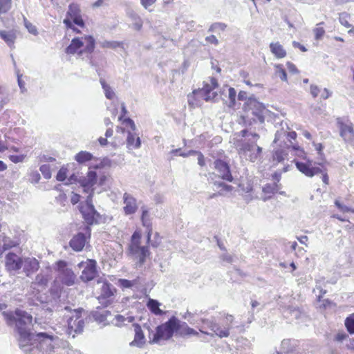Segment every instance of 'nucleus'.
Instances as JSON below:
<instances>
[{
	"instance_id": "nucleus-7",
	"label": "nucleus",
	"mask_w": 354,
	"mask_h": 354,
	"mask_svg": "<svg viewBox=\"0 0 354 354\" xmlns=\"http://www.w3.org/2000/svg\"><path fill=\"white\" fill-rule=\"evenodd\" d=\"M55 266L59 281L66 286H73L75 283L77 277L72 268L68 267V263L66 261L59 260L56 262Z\"/></svg>"
},
{
	"instance_id": "nucleus-48",
	"label": "nucleus",
	"mask_w": 354,
	"mask_h": 354,
	"mask_svg": "<svg viewBox=\"0 0 354 354\" xmlns=\"http://www.w3.org/2000/svg\"><path fill=\"white\" fill-rule=\"evenodd\" d=\"M313 32L315 34V38L317 40L321 39L324 35L325 34V30L322 27H317L313 29Z\"/></svg>"
},
{
	"instance_id": "nucleus-17",
	"label": "nucleus",
	"mask_w": 354,
	"mask_h": 354,
	"mask_svg": "<svg viewBox=\"0 0 354 354\" xmlns=\"http://www.w3.org/2000/svg\"><path fill=\"white\" fill-rule=\"evenodd\" d=\"M338 124L340 129V136L346 142L354 145V130L352 124L338 122Z\"/></svg>"
},
{
	"instance_id": "nucleus-30",
	"label": "nucleus",
	"mask_w": 354,
	"mask_h": 354,
	"mask_svg": "<svg viewBox=\"0 0 354 354\" xmlns=\"http://www.w3.org/2000/svg\"><path fill=\"white\" fill-rule=\"evenodd\" d=\"M0 37L9 46L10 48L14 47V44L16 39L15 32L12 30L6 31L1 30L0 31Z\"/></svg>"
},
{
	"instance_id": "nucleus-3",
	"label": "nucleus",
	"mask_w": 354,
	"mask_h": 354,
	"mask_svg": "<svg viewBox=\"0 0 354 354\" xmlns=\"http://www.w3.org/2000/svg\"><path fill=\"white\" fill-rule=\"evenodd\" d=\"M234 317L227 314L220 323H216L214 319H202L200 331L211 337L218 336L220 338L227 337L232 328Z\"/></svg>"
},
{
	"instance_id": "nucleus-40",
	"label": "nucleus",
	"mask_w": 354,
	"mask_h": 354,
	"mask_svg": "<svg viewBox=\"0 0 354 354\" xmlns=\"http://www.w3.org/2000/svg\"><path fill=\"white\" fill-rule=\"evenodd\" d=\"M12 6V0H0V15L6 13Z\"/></svg>"
},
{
	"instance_id": "nucleus-53",
	"label": "nucleus",
	"mask_w": 354,
	"mask_h": 354,
	"mask_svg": "<svg viewBox=\"0 0 354 354\" xmlns=\"http://www.w3.org/2000/svg\"><path fill=\"white\" fill-rule=\"evenodd\" d=\"M95 316V319L99 321L100 322H111V320L109 319H107L106 315L103 313H96Z\"/></svg>"
},
{
	"instance_id": "nucleus-44",
	"label": "nucleus",
	"mask_w": 354,
	"mask_h": 354,
	"mask_svg": "<svg viewBox=\"0 0 354 354\" xmlns=\"http://www.w3.org/2000/svg\"><path fill=\"white\" fill-rule=\"evenodd\" d=\"M131 17L133 21V28L137 30H140L142 26V23L140 18L136 14H131Z\"/></svg>"
},
{
	"instance_id": "nucleus-6",
	"label": "nucleus",
	"mask_w": 354,
	"mask_h": 354,
	"mask_svg": "<svg viewBox=\"0 0 354 354\" xmlns=\"http://www.w3.org/2000/svg\"><path fill=\"white\" fill-rule=\"evenodd\" d=\"M64 310L72 312V315L68 319L67 333L73 338L83 332L85 325L84 319L82 317V308L72 310L71 307L65 306Z\"/></svg>"
},
{
	"instance_id": "nucleus-1",
	"label": "nucleus",
	"mask_w": 354,
	"mask_h": 354,
	"mask_svg": "<svg viewBox=\"0 0 354 354\" xmlns=\"http://www.w3.org/2000/svg\"><path fill=\"white\" fill-rule=\"evenodd\" d=\"M3 315L8 326L15 323V332L18 344L21 351L30 353L34 348V333L30 332L32 317L30 314L21 309H16L14 312H3Z\"/></svg>"
},
{
	"instance_id": "nucleus-46",
	"label": "nucleus",
	"mask_w": 354,
	"mask_h": 354,
	"mask_svg": "<svg viewBox=\"0 0 354 354\" xmlns=\"http://www.w3.org/2000/svg\"><path fill=\"white\" fill-rule=\"evenodd\" d=\"M228 92L229 100H230V107H233L235 105V100L236 96V91L234 88H230Z\"/></svg>"
},
{
	"instance_id": "nucleus-22",
	"label": "nucleus",
	"mask_w": 354,
	"mask_h": 354,
	"mask_svg": "<svg viewBox=\"0 0 354 354\" xmlns=\"http://www.w3.org/2000/svg\"><path fill=\"white\" fill-rule=\"evenodd\" d=\"M133 326L134 327L135 337L133 341L130 343V345L141 347L145 342V335L139 324H133Z\"/></svg>"
},
{
	"instance_id": "nucleus-63",
	"label": "nucleus",
	"mask_w": 354,
	"mask_h": 354,
	"mask_svg": "<svg viewBox=\"0 0 354 354\" xmlns=\"http://www.w3.org/2000/svg\"><path fill=\"white\" fill-rule=\"evenodd\" d=\"M283 133L288 138L290 142L291 140H295L297 138V133L295 131L283 132Z\"/></svg>"
},
{
	"instance_id": "nucleus-38",
	"label": "nucleus",
	"mask_w": 354,
	"mask_h": 354,
	"mask_svg": "<svg viewBox=\"0 0 354 354\" xmlns=\"http://www.w3.org/2000/svg\"><path fill=\"white\" fill-rule=\"evenodd\" d=\"M79 15H80V11L78 6L73 3L70 4L66 13V16L72 19Z\"/></svg>"
},
{
	"instance_id": "nucleus-47",
	"label": "nucleus",
	"mask_w": 354,
	"mask_h": 354,
	"mask_svg": "<svg viewBox=\"0 0 354 354\" xmlns=\"http://www.w3.org/2000/svg\"><path fill=\"white\" fill-rule=\"evenodd\" d=\"M67 169L62 167L57 172L56 179L58 181H64L67 177Z\"/></svg>"
},
{
	"instance_id": "nucleus-15",
	"label": "nucleus",
	"mask_w": 354,
	"mask_h": 354,
	"mask_svg": "<svg viewBox=\"0 0 354 354\" xmlns=\"http://www.w3.org/2000/svg\"><path fill=\"white\" fill-rule=\"evenodd\" d=\"M214 165L220 178L229 182L233 180V176L227 163L218 159L214 162Z\"/></svg>"
},
{
	"instance_id": "nucleus-58",
	"label": "nucleus",
	"mask_w": 354,
	"mask_h": 354,
	"mask_svg": "<svg viewBox=\"0 0 354 354\" xmlns=\"http://www.w3.org/2000/svg\"><path fill=\"white\" fill-rule=\"evenodd\" d=\"M205 41L209 44H213L215 46H217L218 44V40L214 35L206 37Z\"/></svg>"
},
{
	"instance_id": "nucleus-2",
	"label": "nucleus",
	"mask_w": 354,
	"mask_h": 354,
	"mask_svg": "<svg viewBox=\"0 0 354 354\" xmlns=\"http://www.w3.org/2000/svg\"><path fill=\"white\" fill-rule=\"evenodd\" d=\"M145 328L148 330V337L150 343H158L160 340L171 339L174 333L182 337L198 335V333L190 328L186 322H182L175 316H172L167 322L155 328V330L145 324Z\"/></svg>"
},
{
	"instance_id": "nucleus-29",
	"label": "nucleus",
	"mask_w": 354,
	"mask_h": 354,
	"mask_svg": "<svg viewBox=\"0 0 354 354\" xmlns=\"http://www.w3.org/2000/svg\"><path fill=\"white\" fill-rule=\"evenodd\" d=\"M270 48L272 53L278 59H281L286 56V50L279 42L271 43Z\"/></svg>"
},
{
	"instance_id": "nucleus-49",
	"label": "nucleus",
	"mask_w": 354,
	"mask_h": 354,
	"mask_svg": "<svg viewBox=\"0 0 354 354\" xmlns=\"http://www.w3.org/2000/svg\"><path fill=\"white\" fill-rule=\"evenodd\" d=\"M25 26L30 33L34 35H37L38 34L36 27L26 19H25Z\"/></svg>"
},
{
	"instance_id": "nucleus-41",
	"label": "nucleus",
	"mask_w": 354,
	"mask_h": 354,
	"mask_svg": "<svg viewBox=\"0 0 354 354\" xmlns=\"http://www.w3.org/2000/svg\"><path fill=\"white\" fill-rule=\"evenodd\" d=\"M345 326L347 330L351 333H354V313L349 315L345 320Z\"/></svg>"
},
{
	"instance_id": "nucleus-37",
	"label": "nucleus",
	"mask_w": 354,
	"mask_h": 354,
	"mask_svg": "<svg viewBox=\"0 0 354 354\" xmlns=\"http://www.w3.org/2000/svg\"><path fill=\"white\" fill-rule=\"evenodd\" d=\"M275 75L282 81L287 82V74L282 65L277 64L275 66Z\"/></svg>"
},
{
	"instance_id": "nucleus-33",
	"label": "nucleus",
	"mask_w": 354,
	"mask_h": 354,
	"mask_svg": "<svg viewBox=\"0 0 354 354\" xmlns=\"http://www.w3.org/2000/svg\"><path fill=\"white\" fill-rule=\"evenodd\" d=\"M100 82L104 90L106 97L109 100H112L115 97V93L113 91L112 88L102 78L100 80Z\"/></svg>"
},
{
	"instance_id": "nucleus-56",
	"label": "nucleus",
	"mask_w": 354,
	"mask_h": 354,
	"mask_svg": "<svg viewBox=\"0 0 354 354\" xmlns=\"http://www.w3.org/2000/svg\"><path fill=\"white\" fill-rule=\"evenodd\" d=\"M71 19L73 20V22L75 24H76L80 27H84V22L83 19H82V17L80 15L72 18Z\"/></svg>"
},
{
	"instance_id": "nucleus-45",
	"label": "nucleus",
	"mask_w": 354,
	"mask_h": 354,
	"mask_svg": "<svg viewBox=\"0 0 354 354\" xmlns=\"http://www.w3.org/2000/svg\"><path fill=\"white\" fill-rule=\"evenodd\" d=\"M136 281L137 280H132V281H130V280H128V279H119V283L120 285L123 287V288H132L136 283Z\"/></svg>"
},
{
	"instance_id": "nucleus-10",
	"label": "nucleus",
	"mask_w": 354,
	"mask_h": 354,
	"mask_svg": "<svg viewBox=\"0 0 354 354\" xmlns=\"http://www.w3.org/2000/svg\"><path fill=\"white\" fill-rule=\"evenodd\" d=\"M261 152L262 148L257 146L255 142L243 141L239 145V154L252 162H254L260 158Z\"/></svg>"
},
{
	"instance_id": "nucleus-5",
	"label": "nucleus",
	"mask_w": 354,
	"mask_h": 354,
	"mask_svg": "<svg viewBox=\"0 0 354 354\" xmlns=\"http://www.w3.org/2000/svg\"><path fill=\"white\" fill-rule=\"evenodd\" d=\"M243 109L246 112V115L243 116L245 122H247L246 118L250 120H252L254 122H264L266 107L254 97H250L248 98L244 104Z\"/></svg>"
},
{
	"instance_id": "nucleus-59",
	"label": "nucleus",
	"mask_w": 354,
	"mask_h": 354,
	"mask_svg": "<svg viewBox=\"0 0 354 354\" xmlns=\"http://www.w3.org/2000/svg\"><path fill=\"white\" fill-rule=\"evenodd\" d=\"M140 1L142 6L145 9H149V6L153 5L156 1V0H140Z\"/></svg>"
},
{
	"instance_id": "nucleus-16",
	"label": "nucleus",
	"mask_w": 354,
	"mask_h": 354,
	"mask_svg": "<svg viewBox=\"0 0 354 354\" xmlns=\"http://www.w3.org/2000/svg\"><path fill=\"white\" fill-rule=\"evenodd\" d=\"M123 211L125 215H132L138 210V205L136 199L130 194L125 192L123 194Z\"/></svg>"
},
{
	"instance_id": "nucleus-13",
	"label": "nucleus",
	"mask_w": 354,
	"mask_h": 354,
	"mask_svg": "<svg viewBox=\"0 0 354 354\" xmlns=\"http://www.w3.org/2000/svg\"><path fill=\"white\" fill-rule=\"evenodd\" d=\"M218 84L217 80L214 77L209 79V83H205L203 87L201 89L194 91V93L203 97L206 102L214 100L216 97L217 93L212 92L214 88L218 87Z\"/></svg>"
},
{
	"instance_id": "nucleus-32",
	"label": "nucleus",
	"mask_w": 354,
	"mask_h": 354,
	"mask_svg": "<svg viewBox=\"0 0 354 354\" xmlns=\"http://www.w3.org/2000/svg\"><path fill=\"white\" fill-rule=\"evenodd\" d=\"M93 158V154L86 151H81L75 156V160L80 164H83L87 161L91 160Z\"/></svg>"
},
{
	"instance_id": "nucleus-12",
	"label": "nucleus",
	"mask_w": 354,
	"mask_h": 354,
	"mask_svg": "<svg viewBox=\"0 0 354 354\" xmlns=\"http://www.w3.org/2000/svg\"><path fill=\"white\" fill-rule=\"evenodd\" d=\"M80 268H83L80 279L84 282H88L94 279L97 274V263L93 259H88L86 262L78 264Z\"/></svg>"
},
{
	"instance_id": "nucleus-9",
	"label": "nucleus",
	"mask_w": 354,
	"mask_h": 354,
	"mask_svg": "<svg viewBox=\"0 0 354 354\" xmlns=\"http://www.w3.org/2000/svg\"><path fill=\"white\" fill-rule=\"evenodd\" d=\"M93 190H91L86 199L85 205H82L80 209L85 222L89 225L97 224V220L100 218V214L93 204Z\"/></svg>"
},
{
	"instance_id": "nucleus-4",
	"label": "nucleus",
	"mask_w": 354,
	"mask_h": 354,
	"mask_svg": "<svg viewBox=\"0 0 354 354\" xmlns=\"http://www.w3.org/2000/svg\"><path fill=\"white\" fill-rule=\"evenodd\" d=\"M149 254L150 252L147 246L140 245V233L135 232L131 236V243L129 245L128 255L136 262V267H142Z\"/></svg>"
},
{
	"instance_id": "nucleus-18",
	"label": "nucleus",
	"mask_w": 354,
	"mask_h": 354,
	"mask_svg": "<svg viewBox=\"0 0 354 354\" xmlns=\"http://www.w3.org/2000/svg\"><path fill=\"white\" fill-rule=\"evenodd\" d=\"M24 272L27 277L37 272L39 268V263L35 258H25L22 261Z\"/></svg>"
},
{
	"instance_id": "nucleus-14",
	"label": "nucleus",
	"mask_w": 354,
	"mask_h": 354,
	"mask_svg": "<svg viewBox=\"0 0 354 354\" xmlns=\"http://www.w3.org/2000/svg\"><path fill=\"white\" fill-rule=\"evenodd\" d=\"M115 290V288L111 283L107 281L103 283L100 295L97 297L100 304L103 307H107L113 302V297Z\"/></svg>"
},
{
	"instance_id": "nucleus-24",
	"label": "nucleus",
	"mask_w": 354,
	"mask_h": 354,
	"mask_svg": "<svg viewBox=\"0 0 354 354\" xmlns=\"http://www.w3.org/2000/svg\"><path fill=\"white\" fill-rule=\"evenodd\" d=\"M279 186L280 185L277 184V183H268L265 185L263 187L262 191L266 196L263 197V200L266 201L267 200L270 199L272 194L278 192Z\"/></svg>"
},
{
	"instance_id": "nucleus-39",
	"label": "nucleus",
	"mask_w": 354,
	"mask_h": 354,
	"mask_svg": "<svg viewBox=\"0 0 354 354\" xmlns=\"http://www.w3.org/2000/svg\"><path fill=\"white\" fill-rule=\"evenodd\" d=\"M287 153L282 149L276 150L272 156L273 160L278 162H281L287 156Z\"/></svg>"
},
{
	"instance_id": "nucleus-35",
	"label": "nucleus",
	"mask_w": 354,
	"mask_h": 354,
	"mask_svg": "<svg viewBox=\"0 0 354 354\" xmlns=\"http://www.w3.org/2000/svg\"><path fill=\"white\" fill-rule=\"evenodd\" d=\"M48 282V279L47 275L41 272L36 276L35 280L32 283V284L37 285L41 288H44L47 286Z\"/></svg>"
},
{
	"instance_id": "nucleus-11",
	"label": "nucleus",
	"mask_w": 354,
	"mask_h": 354,
	"mask_svg": "<svg viewBox=\"0 0 354 354\" xmlns=\"http://www.w3.org/2000/svg\"><path fill=\"white\" fill-rule=\"evenodd\" d=\"M295 165L297 169L308 177H313L316 174H322V181L325 185H328L329 178L327 173L318 167H313V160L308 159L306 162L297 161L295 162Z\"/></svg>"
},
{
	"instance_id": "nucleus-26",
	"label": "nucleus",
	"mask_w": 354,
	"mask_h": 354,
	"mask_svg": "<svg viewBox=\"0 0 354 354\" xmlns=\"http://www.w3.org/2000/svg\"><path fill=\"white\" fill-rule=\"evenodd\" d=\"M84 42L79 38H73L70 45L66 48V53L67 54H75L78 53L79 50L83 46Z\"/></svg>"
},
{
	"instance_id": "nucleus-62",
	"label": "nucleus",
	"mask_w": 354,
	"mask_h": 354,
	"mask_svg": "<svg viewBox=\"0 0 354 354\" xmlns=\"http://www.w3.org/2000/svg\"><path fill=\"white\" fill-rule=\"evenodd\" d=\"M290 147L292 148L293 150L297 151V155L299 156H302L303 154H305V152L303 149H301L298 145H290Z\"/></svg>"
},
{
	"instance_id": "nucleus-64",
	"label": "nucleus",
	"mask_w": 354,
	"mask_h": 354,
	"mask_svg": "<svg viewBox=\"0 0 354 354\" xmlns=\"http://www.w3.org/2000/svg\"><path fill=\"white\" fill-rule=\"evenodd\" d=\"M292 46L294 48H299L302 52L307 51V48L304 45L301 44L300 43H299L297 41H294L292 42Z\"/></svg>"
},
{
	"instance_id": "nucleus-42",
	"label": "nucleus",
	"mask_w": 354,
	"mask_h": 354,
	"mask_svg": "<svg viewBox=\"0 0 354 354\" xmlns=\"http://www.w3.org/2000/svg\"><path fill=\"white\" fill-rule=\"evenodd\" d=\"M227 28V24L221 22L212 24L208 29V32H216L218 30L224 31Z\"/></svg>"
},
{
	"instance_id": "nucleus-43",
	"label": "nucleus",
	"mask_w": 354,
	"mask_h": 354,
	"mask_svg": "<svg viewBox=\"0 0 354 354\" xmlns=\"http://www.w3.org/2000/svg\"><path fill=\"white\" fill-rule=\"evenodd\" d=\"M39 171L46 179L51 178L50 167L49 165H42L39 167Z\"/></svg>"
},
{
	"instance_id": "nucleus-20",
	"label": "nucleus",
	"mask_w": 354,
	"mask_h": 354,
	"mask_svg": "<svg viewBox=\"0 0 354 354\" xmlns=\"http://www.w3.org/2000/svg\"><path fill=\"white\" fill-rule=\"evenodd\" d=\"M86 241L85 234L82 232H79L71 239L69 245L73 250L80 252L83 250Z\"/></svg>"
},
{
	"instance_id": "nucleus-28",
	"label": "nucleus",
	"mask_w": 354,
	"mask_h": 354,
	"mask_svg": "<svg viewBox=\"0 0 354 354\" xmlns=\"http://www.w3.org/2000/svg\"><path fill=\"white\" fill-rule=\"evenodd\" d=\"M134 319L135 318L133 316L124 317L122 315H116L113 319L111 320V323L116 326L121 327L126 325V322L131 323L134 321Z\"/></svg>"
},
{
	"instance_id": "nucleus-54",
	"label": "nucleus",
	"mask_w": 354,
	"mask_h": 354,
	"mask_svg": "<svg viewBox=\"0 0 354 354\" xmlns=\"http://www.w3.org/2000/svg\"><path fill=\"white\" fill-rule=\"evenodd\" d=\"M63 23L66 25V26L68 28L73 29L74 31H75L77 32H80V30L73 26L71 18L70 19L68 17L65 18L63 21Z\"/></svg>"
},
{
	"instance_id": "nucleus-8",
	"label": "nucleus",
	"mask_w": 354,
	"mask_h": 354,
	"mask_svg": "<svg viewBox=\"0 0 354 354\" xmlns=\"http://www.w3.org/2000/svg\"><path fill=\"white\" fill-rule=\"evenodd\" d=\"M55 337L46 332H39L34 334L33 344L35 348L30 353H31L35 349H40L45 354H50L54 348L53 344Z\"/></svg>"
},
{
	"instance_id": "nucleus-31",
	"label": "nucleus",
	"mask_w": 354,
	"mask_h": 354,
	"mask_svg": "<svg viewBox=\"0 0 354 354\" xmlns=\"http://www.w3.org/2000/svg\"><path fill=\"white\" fill-rule=\"evenodd\" d=\"M141 141L139 137H136V134L130 131L128 132L127 138V147H133L138 149L140 147Z\"/></svg>"
},
{
	"instance_id": "nucleus-61",
	"label": "nucleus",
	"mask_w": 354,
	"mask_h": 354,
	"mask_svg": "<svg viewBox=\"0 0 354 354\" xmlns=\"http://www.w3.org/2000/svg\"><path fill=\"white\" fill-rule=\"evenodd\" d=\"M286 65H287L288 71L290 73H299V71L297 70L296 66L294 64H292L290 62H288Z\"/></svg>"
},
{
	"instance_id": "nucleus-27",
	"label": "nucleus",
	"mask_w": 354,
	"mask_h": 354,
	"mask_svg": "<svg viewBox=\"0 0 354 354\" xmlns=\"http://www.w3.org/2000/svg\"><path fill=\"white\" fill-rule=\"evenodd\" d=\"M161 304L156 299L149 298L147 302V306L149 310L156 315H162L165 313L160 308Z\"/></svg>"
},
{
	"instance_id": "nucleus-34",
	"label": "nucleus",
	"mask_w": 354,
	"mask_h": 354,
	"mask_svg": "<svg viewBox=\"0 0 354 354\" xmlns=\"http://www.w3.org/2000/svg\"><path fill=\"white\" fill-rule=\"evenodd\" d=\"M84 44H86L84 51L88 53H91L95 48V39L92 36H86L84 37Z\"/></svg>"
},
{
	"instance_id": "nucleus-52",
	"label": "nucleus",
	"mask_w": 354,
	"mask_h": 354,
	"mask_svg": "<svg viewBox=\"0 0 354 354\" xmlns=\"http://www.w3.org/2000/svg\"><path fill=\"white\" fill-rule=\"evenodd\" d=\"M347 15L346 13H342L340 15L339 17V22L342 25L346 28L351 27V24L348 23V21L346 19Z\"/></svg>"
},
{
	"instance_id": "nucleus-25",
	"label": "nucleus",
	"mask_w": 354,
	"mask_h": 354,
	"mask_svg": "<svg viewBox=\"0 0 354 354\" xmlns=\"http://www.w3.org/2000/svg\"><path fill=\"white\" fill-rule=\"evenodd\" d=\"M297 346V341L294 339H283L281 344V351L286 354L292 353L295 351Z\"/></svg>"
},
{
	"instance_id": "nucleus-51",
	"label": "nucleus",
	"mask_w": 354,
	"mask_h": 354,
	"mask_svg": "<svg viewBox=\"0 0 354 354\" xmlns=\"http://www.w3.org/2000/svg\"><path fill=\"white\" fill-rule=\"evenodd\" d=\"M40 178V174L37 171H32L30 174V180L32 183H39Z\"/></svg>"
},
{
	"instance_id": "nucleus-60",
	"label": "nucleus",
	"mask_w": 354,
	"mask_h": 354,
	"mask_svg": "<svg viewBox=\"0 0 354 354\" xmlns=\"http://www.w3.org/2000/svg\"><path fill=\"white\" fill-rule=\"evenodd\" d=\"M320 90L319 87L316 85L310 86V93L313 97H317L319 95Z\"/></svg>"
},
{
	"instance_id": "nucleus-55",
	"label": "nucleus",
	"mask_w": 354,
	"mask_h": 354,
	"mask_svg": "<svg viewBox=\"0 0 354 354\" xmlns=\"http://www.w3.org/2000/svg\"><path fill=\"white\" fill-rule=\"evenodd\" d=\"M9 158L10 160L15 163L21 162L24 159V156L23 155H11Z\"/></svg>"
},
{
	"instance_id": "nucleus-21",
	"label": "nucleus",
	"mask_w": 354,
	"mask_h": 354,
	"mask_svg": "<svg viewBox=\"0 0 354 354\" xmlns=\"http://www.w3.org/2000/svg\"><path fill=\"white\" fill-rule=\"evenodd\" d=\"M142 209V215H141V221L143 226L147 228V242L149 243L151 240V236L152 234V227L151 223L149 219V209L145 206H142L141 207Z\"/></svg>"
},
{
	"instance_id": "nucleus-36",
	"label": "nucleus",
	"mask_w": 354,
	"mask_h": 354,
	"mask_svg": "<svg viewBox=\"0 0 354 354\" xmlns=\"http://www.w3.org/2000/svg\"><path fill=\"white\" fill-rule=\"evenodd\" d=\"M102 48L115 49L117 48H123V42L117 41H104L100 43Z\"/></svg>"
},
{
	"instance_id": "nucleus-19",
	"label": "nucleus",
	"mask_w": 354,
	"mask_h": 354,
	"mask_svg": "<svg viewBox=\"0 0 354 354\" xmlns=\"http://www.w3.org/2000/svg\"><path fill=\"white\" fill-rule=\"evenodd\" d=\"M22 261L17 254L9 252L6 257V266L8 270L15 271L22 267Z\"/></svg>"
},
{
	"instance_id": "nucleus-57",
	"label": "nucleus",
	"mask_w": 354,
	"mask_h": 354,
	"mask_svg": "<svg viewBox=\"0 0 354 354\" xmlns=\"http://www.w3.org/2000/svg\"><path fill=\"white\" fill-rule=\"evenodd\" d=\"M335 204L337 207V208L343 212H348L350 211L349 207L342 205L338 200L335 201Z\"/></svg>"
},
{
	"instance_id": "nucleus-23",
	"label": "nucleus",
	"mask_w": 354,
	"mask_h": 354,
	"mask_svg": "<svg viewBox=\"0 0 354 354\" xmlns=\"http://www.w3.org/2000/svg\"><path fill=\"white\" fill-rule=\"evenodd\" d=\"M97 182V174L94 171H90L88 172L87 176L84 177L82 180V185L84 188V190L89 189L93 186Z\"/></svg>"
},
{
	"instance_id": "nucleus-50",
	"label": "nucleus",
	"mask_w": 354,
	"mask_h": 354,
	"mask_svg": "<svg viewBox=\"0 0 354 354\" xmlns=\"http://www.w3.org/2000/svg\"><path fill=\"white\" fill-rule=\"evenodd\" d=\"M233 189V187L232 185H227L225 183H223L222 187L220 188V190L218 191L219 196H223L225 192H231Z\"/></svg>"
}]
</instances>
